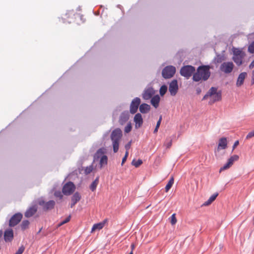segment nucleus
Masks as SVG:
<instances>
[{
	"label": "nucleus",
	"instance_id": "nucleus-1",
	"mask_svg": "<svg viewBox=\"0 0 254 254\" xmlns=\"http://www.w3.org/2000/svg\"><path fill=\"white\" fill-rule=\"evenodd\" d=\"M210 66L209 65H201L196 69V72L193 74L192 80L198 82L201 79L204 81L207 80L210 77L211 72Z\"/></svg>",
	"mask_w": 254,
	"mask_h": 254
},
{
	"label": "nucleus",
	"instance_id": "nucleus-2",
	"mask_svg": "<svg viewBox=\"0 0 254 254\" xmlns=\"http://www.w3.org/2000/svg\"><path fill=\"white\" fill-rule=\"evenodd\" d=\"M209 97H210L208 102L210 105L220 101L222 100V91L218 90L217 87H211L203 97L202 100H206Z\"/></svg>",
	"mask_w": 254,
	"mask_h": 254
},
{
	"label": "nucleus",
	"instance_id": "nucleus-3",
	"mask_svg": "<svg viewBox=\"0 0 254 254\" xmlns=\"http://www.w3.org/2000/svg\"><path fill=\"white\" fill-rule=\"evenodd\" d=\"M123 135L122 130L116 128L113 130L111 134V139L112 141L113 151L116 153L119 150V143Z\"/></svg>",
	"mask_w": 254,
	"mask_h": 254
},
{
	"label": "nucleus",
	"instance_id": "nucleus-4",
	"mask_svg": "<svg viewBox=\"0 0 254 254\" xmlns=\"http://www.w3.org/2000/svg\"><path fill=\"white\" fill-rule=\"evenodd\" d=\"M195 71L194 66L191 65H186L183 66L180 71V74L187 79L193 74Z\"/></svg>",
	"mask_w": 254,
	"mask_h": 254
},
{
	"label": "nucleus",
	"instance_id": "nucleus-5",
	"mask_svg": "<svg viewBox=\"0 0 254 254\" xmlns=\"http://www.w3.org/2000/svg\"><path fill=\"white\" fill-rule=\"evenodd\" d=\"M176 68L173 65H168L163 68L162 75L163 78L168 79L173 76L176 72Z\"/></svg>",
	"mask_w": 254,
	"mask_h": 254
},
{
	"label": "nucleus",
	"instance_id": "nucleus-6",
	"mask_svg": "<svg viewBox=\"0 0 254 254\" xmlns=\"http://www.w3.org/2000/svg\"><path fill=\"white\" fill-rule=\"evenodd\" d=\"M38 204L40 206L42 207L44 211H47L48 210H52L54 208L55 202L53 200L45 202L44 199H41L39 200Z\"/></svg>",
	"mask_w": 254,
	"mask_h": 254
},
{
	"label": "nucleus",
	"instance_id": "nucleus-7",
	"mask_svg": "<svg viewBox=\"0 0 254 254\" xmlns=\"http://www.w3.org/2000/svg\"><path fill=\"white\" fill-rule=\"evenodd\" d=\"M234 64L232 62H223L220 66V70L225 74H229L233 71Z\"/></svg>",
	"mask_w": 254,
	"mask_h": 254
},
{
	"label": "nucleus",
	"instance_id": "nucleus-8",
	"mask_svg": "<svg viewBox=\"0 0 254 254\" xmlns=\"http://www.w3.org/2000/svg\"><path fill=\"white\" fill-rule=\"evenodd\" d=\"M75 190V186L73 182H68L66 183L63 187L62 192L64 194L66 195H70Z\"/></svg>",
	"mask_w": 254,
	"mask_h": 254
},
{
	"label": "nucleus",
	"instance_id": "nucleus-9",
	"mask_svg": "<svg viewBox=\"0 0 254 254\" xmlns=\"http://www.w3.org/2000/svg\"><path fill=\"white\" fill-rule=\"evenodd\" d=\"M22 216L23 215L20 212H17L13 215L9 220V227H14L17 225L21 220Z\"/></svg>",
	"mask_w": 254,
	"mask_h": 254
},
{
	"label": "nucleus",
	"instance_id": "nucleus-10",
	"mask_svg": "<svg viewBox=\"0 0 254 254\" xmlns=\"http://www.w3.org/2000/svg\"><path fill=\"white\" fill-rule=\"evenodd\" d=\"M140 103L141 100L139 97L134 98L130 103L129 113L131 114L136 113L137 111L138 107L139 108Z\"/></svg>",
	"mask_w": 254,
	"mask_h": 254
},
{
	"label": "nucleus",
	"instance_id": "nucleus-11",
	"mask_svg": "<svg viewBox=\"0 0 254 254\" xmlns=\"http://www.w3.org/2000/svg\"><path fill=\"white\" fill-rule=\"evenodd\" d=\"M179 86L178 80L173 79L170 83L169 86V91L171 96H175L178 92Z\"/></svg>",
	"mask_w": 254,
	"mask_h": 254
},
{
	"label": "nucleus",
	"instance_id": "nucleus-12",
	"mask_svg": "<svg viewBox=\"0 0 254 254\" xmlns=\"http://www.w3.org/2000/svg\"><path fill=\"white\" fill-rule=\"evenodd\" d=\"M155 93V90L152 87H149L144 89L142 93V98L145 100H148L152 98Z\"/></svg>",
	"mask_w": 254,
	"mask_h": 254
},
{
	"label": "nucleus",
	"instance_id": "nucleus-13",
	"mask_svg": "<svg viewBox=\"0 0 254 254\" xmlns=\"http://www.w3.org/2000/svg\"><path fill=\"white\" fill-rule=\"evenodd\" d=\"M133 121L135 123V128L136 129L140 128L143 123L141 114L140 113L136 114L134 117Z\"/></svg>",
	"mask_w": 254,
	"mask_h": 254
},
{
	"label": "nucleus",
	"instance_id": "nucleus-14",
	"mask_svg": "<svg viewBox=\"0 0 254 254\" xmlns=\"http://www.w3.org/2000/svg\"><path fill=\"white\" fill-rule=\"evenodd\" d=\"M4 240L5 242H10L12 241L14 237L13 231L12 229L9 228L4 232Z\"/></svg>",
	"mask_w": 254,
	"mask_h": 254
},
{
	"label": "nucleus",
	"instance_id": "nucleus-15",
	"mask_svg": "<svg viewBox=\"0 0 254 254\" xmlns=\"http://www.w3.org/2000/svg\"><path fill=\"white\" fill-rule=\"evenodd\" d=\"M129 114L127 110L123 111L120 115L119 122L121 125H124L129 119Z\"/></svg>",
	"mask_w": 254,
	"mask_h": 254
},
{
	"label": "nucleus",
	"instance_id": "nucleus-16",
	"mask_svg": "<svg viewBox=\"0 0 254 254\" xmlns=\"http://www.w3.org/2000/svg\"><path fill=\"white\" fill-rule=\"evenodd\" d=\"M37 211V206L36 205L29 207L25 212L24 215L26 218L32 217Z\"/></svg>",
	"mask_w": 254,
	"mask_h": 254
},
{
	"label": "nucleus",
	"instance_id": "nucleus-17",
	"mask_svg": "<svg viewBox=\"0 0 254 254\" xmlns=\"http://www.w3.org/2000/svg\"><path fill=\"white\" fill-rule=\"evenodd\" d=\"M247 76V73L246 72H241L239 75L236 82V86L237 87H240L243 84L244 80Z\"/></svg>",
	"mask_w": 254,
	"mask_h": 254
},
{
	"label": "nucleus",
	"instance_id": "nucleus-18",
	"mask_svg": "<svg viewBox=\"0 0 254 254\" xmlns=\"http://www.w3.org/2000/svg\"><path fill=\"white\" fill-rule=\"evenodd\" d=\"M105 153L106 149L104 147L98 149L94 155V161H97L99 159L101 158L103 155H105L104 154Z\"/></svg>",
	"mask_w": 254,
	"mask_h": 254
},
{
	"label": "nucleus",
	"instance_id": "nucleus-19",
	"mask_svg": "<svg viewBox=\"0 0 254 254\" xmlns=\"http://www.w3.org/2000/svg\"><path fill=\"white\" fill-rule=\"evenodd\" d=\"M227 141L226 137H222L219 140L217 150V151H219L220 149H224L227 147Z\"/></svg>",
	"mask_w": 254,
	"mask_h": 254
},
{
	"label": "nucleus",
	"instance_id": "nucleus-20",
	"mask_svg": "<svg viewBox=\"0 0 254 254\" xmlns=\"http://www.w3.org/2000/svg\"><path fill=\"white\" fill-rule=\"evenodd\" d=\"M215 55L216 56L213 60V62L214 64H219L225 60V58L224 54H220L217 52H215Z\"/></svg>",
	"mask_w": 254,
	"mask_h": 254
},
{
	"label": "nucleus",
	"instance_id": "nucleus-21",
	"mask_svg": "<svg viewBox=\"0 0 254 254\" xmlns=\"http://www.w3.org/2000/svg\"><path fill=\"white\" fill-rule=\"evenodd\" d=\"M151 98L150 103L151 105L155 108H158L160 101V96L158 95H156Z\"/></svg>",
	"mask_w": 254,
	"mask_h": 254
},
{
	"label": "nucleus",
	"instance_id": "nucleus-22",
	"mask_svg": "<svg viewBox=\"0 0 254 254\" xmlns=\"http://www.w3.org/2000/svg\"><path fill=\"white\" fill-rule=\"evenodd\" d=\"M150 106L146 103H142L139 106V110L141 113L146 114L150 110Z\"/></svg>",
	"mask_w": 254,
	"mask_h": 254
},
{
	"label": "nucleus",
	"instance_id": "nucleus-23",
	"mask_svg": "<svg viewBox=\"0 0 254 254\" xmlns=\"http://www.w3.org/2000/svg\"><path fill=\"white\" fill-rule=\"evenodd\" d=\"M218 195V192H215V193H213L209 198V199L203 203V205L207 206V205L210 204L213 201L215 200V199L216 198V197H217Z\"/></svg>",
	"mask_w": 254,
	"mask_h": 254
},
{
	"label": "nucleus",
	"instance_id": "nucleus-24",
	"mask_svg": "<svg viewBox=\"0 0 254 254\" xmlns=\"http://www.w3.org/2000/svg\"><path fill=\"white\" fill-rule=\"evenodd\" d=\"M244 55H241V56H233V60L235 63V64L238 66H240L243 64V59L244 57Z\"/></svg>",
	"mask_w": 254,
	"mask_h": 254
},
{
	"label": "nucleus",
	"instance_id": "nucleus-25",
	"mask_svg": "<svg viewBox=\"0 0 254 254\" xmlns=\"http://www.w3.org/2000/svg\"><path fill=\"white\" fill-rule=\"evenodd\" d=\"M108 162V157L106 155H103L99 161V168L101 169L103 166L106 165Z\"/></svg>",
	"mask_w": 254,
	"mask_h": 254
},
{
	"label": "nucleus",
	"instance_id": "nucleus-26",
	"mask_svg": "<svg viewBox=\"0 0 254 254\" xmlns=\"http://www.w3.org/2000/svg\"><path fill=\"white\" fill-rule=\"evenodd\" d=\"M104 227V223H98L94 224L92 226L91 229V232L95 231L96 230H100L102 229Z\"/></svg>",
	"mask_w": 254,
	"mask_h": 254
},
{
	"label": "nucleus",
	"instance_id": "nucleus-27",
	"mask_svg": "<svg viewBox=\"0 0 254 254\" xmlns=\"http://www.w3.org/2000/svg\"><path fill=\"white\" fill-rule=\"evenodd\" d=\"M81 198V196L78 192H75L72 196L71 201L77 203Z\"/></svg>",
	"mask_w": 254,
	"mask_h": 254
},
{
	"label": "nucleus",
	"instance_id": "nucleus-28",
	"mask_svg": "<svg viewBox=\"0 0 254 254\" xmlns=\"http://www.w3.org/2000/svg\"><path fill=\"white\" fill-rule=\"evenodd\" d=\"M99 183V177H97L95 180L91 183L90 186V189L91 191H94L96 190L97 185Z\"/></svg>",
	"mask_w": 254,
	"mask_h": 254
},
{
	"label": "nucleus",
	"instance_id": "nucleus-29",
	"mask_svg": "<svg viewBox=\"0 0 254 254\" xmlns=\"http://www.w3.org/2000/svg\"><path fill=\"white\" fill-rule=\"evenodd\" d=\"M174 178L172 177L169 181H168V183L167 184L166 187H165V191L166 192H168L169 190L172 187L173 184H174Z\"/></svg>",
	"mask_w": 254,
	"mask_h": 254
},
{
	"label": "nucleus",
	"instance_id": "nucleus-30",
	"mask_svg": "<svg viewBox=\"0 0 254 254\" xmlns=\"http://www.w3.org/2000/svg\"><path fill=\"white\" fill-rule=\"evenodd\" d=\"M29 225V221L28 220H24L21 223L20 227L22 230L26 229Z\"/></svg>",
	"mask_w": 254,
	"mask_h": 254
},
{
	"label": "nucleus",
	"instance_id": "nucleus-31",
	"mask_svg": "<svg viewBox=\"0 0 254 254\" xmlns=\"http://www.w3.org/2000/svg\"><path fill=\"white\" fill-rule=\"evenodd\" d=\"M167 86L166 85H162L159 89V93L161 96H163L167 91Z\"/></svg>",
	"mask_w": 254,
	"mask_h": 254
},
{
	"label": "nucleus",
	"instance_id": "nucleus-32",
	"mask_svg": "<svg viewBox=\"0 0 254 254\" xmlns=\"http://www.w3.org/2000/svg\"><path fill=\"white\" fill-rule=\"evenodd\" d=\"M239 158V157L237 155H234L230 157V158L228 160V162L230 163V164L232 165L234 162L235 161H237Z\"/></svg>",
	"mask_w": 254,
	"mask_h": 254
},
{
	"label": "nucleus",
	"instance_id": "nucleus-33",
	"mask_svg": "<svg viewBox=\"0 0 254 254\" xmlns=\"http://www.w3.org/2000/svg\"><path fill=\"white\" fill-rule=\"evenodd\" d=\"M143 162L142 160L141 159H138L137 160H135V159H133L132 161L131 164L133 166H134L136 168L138 167L140 165L142 164Z\"/></svg>",
	"mask_w": 254,
	"mask_h": 254
},
{
	"label": "nucleus",
	"instance_id": "nucleus-34",
	"mask_svg": "<svg viewBox=\"0 0 254 254\" xmlns=\"http://www.w3.org/2000/svg\"><path fill=\"white\" fill-rule=\"evenodd\" d=\"M233 56H241V55H245V53L242 51L238 49H235L233 51Z\"/></svg>",
	"mask_w": 254,
	"mask_h": 254
},
{
	"label": "nucleus",
	"instance_id": "nucleus-35",
	"mask_svg": "<svg viewBox=\"0 0 254 254\" xmlns=\"http://www.w3.org/2000/svg\"><path fill=\"white\" fill-rule=\"evenodd\" d=\"M165 143L167 148H170L172 144V138H171V137L167 138L166 139Z\"/></svg>",
	"mask_w": 254,
	"mask_h": 254
},
{
	"label": "nucleus",
	"instance_id": "nucleus-36",
	"mask_svg": "<svg viewBox=\"0 0 254 254\" xmlns=\"http://www.w3.org/2000/svg\"><path fill=\"white\" fill-rule=\"evenodd\" d=\"M248 51L251 54H254V41L249 46Z\"/></svg>",
	"mask_w": 254,
	"mask_h": 254
},
{
	"label": "nucleus",
	"instance_id": "nucleus-37",
	"mask_svg": "<svg viewBox=\"0 0 254 254\" xmlns=\"http://www.w3.org/2000/svg\"><path fill=\"white\" fill-rule=\"evenodd\" d=\"M232 165L230 164L229 162L227 161V162L222 167L220 168L219 172H221L222 171L226 170L229 168Z\"/></svg>",
	"mask_w": 254,
	"mask_h": 254
},
{
	"label": "nucleus",
	"instance_id": "nucleus-38",
	"mask_svg": "<svg viewBox=\"0 0 254 254\" xmlns=\"http://www.w3.org/2000/svg\"><path fill=\"white\" fill-rule=\"evenodd\" d=\"M132 129V126L130 123H129L127 124L125 128V132L128 133Z\"/></svg>",
	"mask_w": 254,
	"mask_h": 254
},
{
	"label": "nucleus",
	"instance_id": "nucleus-39",
	"mask_svg": "<svg viewBox=\"0 0 254 254\" xmlns=\"http://www.w3.org/2000/svg\"><path fill=\"white\" fill-rule=\"evenodd\" d=\"M170 222L172 225H174L177 222V219L176 217V214L174 213L170 217Z\"/></svg>",
	"mask_w": 254,
	"mask_h": 254
},
{
	"label": "nucleus",
	"instance_id": "nucleus-40",
	"mask_svg": "<svg viewBox=\"0 0 254 254\" xmlns=\"http://www.w3.org/2000/svg\"><path fill=\"white\" fill-rule=\"evenodd\" d=\"M93 168L92 165H90L89 166L86 167L85 169V173L86 175L90 174L93 170Z\"/></svg>",
	"mask_w": 254,
	"mask_h": 254
},
{
	"label": "nucleus",
	"instance_id": "nucleus-41",
	"mask_svg": "<svg viewBox=\"0 0 254 254\" xmlns=\"http://www.w3.org/2000/svg\"><path fill=\"white\" fill-rule=\"evenodd\" d=\"M54 195L56 197L59 198V199L60 200H62L63 199V195L62 193L60 191H56L54 192Z\"/></svg>",
	"mask_w": 254,
	"mask_h": 254
},
{
	"label": "nucleus",
	"instance_id": "nucleus-42",
	"mask_svg": "<svg viewBox=\"0 0 254 254\" xmlns=\"http://www.w3.org/2000/svg\"><path fill=\"white\" fill-rule=\"evenodd\" d=\"M25 250V248L23 246H21L19 248L18 250L15 253V254H22Z\"/></svg>",
	"mask_w": 254,
	"mask_h": 254
},
{
	"label": "nucleus",
	"instance_id": "nucleus-43",
	"mask_svg": "<svg viewBox=\"0 0 254 254\" xmlns=\"http://www.w3.org/2000/svg\"><path fill=\"white\" fill-rule=\"evenodd\" d=\"M254 136V129L248 133L246 136V139H249Z\"/></svg>",
	"mask_w": 254,
	"mask_h": 254
},
{
	"label": "nucleus",
	"instance_id": "nucleus-44",
	"mask_svg": "<svg viewBox=\"0 0 254 254\" xmlns=\"http://www.w3.org/2000/svg\"><path fill=\"white\" fill-rule=\"evenodd\" d=\"M131 140H130L128 142H127L125 146V148L126 150V151H128L129 150L131 147Z\"/></svg>",
	"mask_w": 254,
	"mask_h": 254
},
{
	"label": "nucleus",
	"instance_id": "nucleus-45",
	"mask_svg": "<svg viewBox=\"0 0 254 254\" xmlns=\"http://www.w3.org/2000/svg\"><path fill=\"white\" fill-rule=\"evenodd\" d=\"M71 218L70 215H69L68 217H67L64 220L61 221L62 224H64L67 222H68Z\"/></svg>",
	"mask_w": 254,
	"mask_h": 254
},
{
	"label": "nucleus",
	"instance_id": "nucleus-46",
	"mask_svg": "<svg viewBox=\"0 0 254 254\" xmlns=\"http://www.w3.org/2000/svg\"><path fill=\"white\" fill-rule=\"evenodd\" d=\"M162 116L161 115L159 117L158 121L157 122L156 127H159L160 124H161V121H162Z\"/></svg>",
	"mask_w": 254,
	"mask_h": 254
},
{
	"label": "nucleus",
	"instance_id": "nucleus-47",
	"mask_svg": "<svg viewBox=\"0 0 254 254\" xmlns=\"http://www.w3.org/2000/svg\"><path fill=\"white\" fill-rule=\"evenodd\" d=\"M239 140H236L234 144H233V149H232V151L234 150V149L239 145Z\"/></svg>",
	"mask_w": 254,
	"mask_h": 254
},
{
	"label": "nucleus",
	"instance_id": "nucleus-48",
	"mask_svg": "<svg viewBox=\"0 0 254 254\" xmlns=\"http://www.w3.org/2000/svg\"><path fill=\"white\" fill-rule=\"evenodd\" d=\"M251 84L252 85L254 84V69L252 71V72Z\"/></svg>",
	"mask_w": 254,
	"mask_h": 254
},
{
	"label": "nucleus",
	"instance_id": "nucleus-49",
	"mask_svg": "<svg viewBox=\"0 0 254 254\" xmlns=\"http://www.w3.org/2000/svg\"><path fill=\"white\" fill-rule=\"evenodd\" d=\"M253 67H254V60L251 62L249 66V68L250 69H252Z\"/></svg>",
	"mask_w": 254,
	"mask_h": 254
},
{
	"label": "nucleus",
	"instance_id": "nucleus-50",
	"mask_svg": "<svg viewBox=\"0 0 254 254\" xmlns=\"http://www.w3.org/2000/svg\"><path fill=\"white\" fill-rule=\"evenodd\" d=\"M127 158L124 156L122 158V164L121 165L123 166L125 162L126 161Z\"/></svg>",
	"mask_w": 254,
	"mask_h": 254
},
{
	"label": "nucleus",
	"instance_id": "nucleus-51",
	"mask_svg": "<svg viewBox=\"0 0 254 254\" xmlns=\"http://www.w3.org/2000/svg\"><path fill=\"white\" fill-rule=\"evenodd\" d=\"M201 91V90L200 88H197L196 89V92L197 94H199Z\"/></svg>",
	"mask_w": 254,
	"mask_h": 254
},
{
	"label": "nucleus",
	"instance_id": "nucleus-52",
	"mask_svg": "<svg viewBox=\"0 0 254 254\" xmlns=\"http://www.w3.org/2000/svg\"><path fill=\"white\" fill-rule=\"evenodd\" d=\"M134 247H135V245H134V244H133V243H132V244H131V246H130V248H131V252H133V250H134Z\"/></svg>",
	"mask_w": 254,
	"mask_h": 254
},
{
	"label": "nucleus",
	"instance_id": "nucleus-53",
	"mask_svg": "<svg viewBox=\"0 0 254 254\" xmlns=\"http://www.w3.org/2000/svg\"><path fill=\"white\" fill-rule=\"evenodd\" d=\"M71 204H70V207L71 208H72L75 205V204L76 203V202H74V201H71Z\"/></svg>",
	"mask_w": 254,
	"mask_h": 254
},
{
	"label": "nucleus",
	"instance_id": "nucleus-54",
	"mask_svg": "<svg viewBox=\"0 0 254 254\" xmlns=\"http://www.w3.org/2000/svg\"><path fill=\"white\" fill-rule=\"evenodd\" d=\"M158 128H159V127H155V128L153 131V133H156L158 131Z\"/></svg>",
	"mask_w": 254,
	"mask_h": 254
},
{
	"label": "nucleus",
	"instance_id": "nucleus-55",
	"mask_svg": "<svg viewBox=\"0 0 254 254\" xmlns=\"http://www.w3.org/2000/svg\"><path fill=\"white\" fill-rule=\"evenodd\" d=\"M128 151H126L124 157H125L126 158H127V156H128Z\"/></svg>",
	"mask_w": 254,
	"mask_h": 254
},
{
	"label": "nucleus",
	"instance_id": "nucleus-56",
	"mask_svg": "<svg viewBox=\"0 0 254 254\" xmlns=\"http://www.w3.org/2000/svg\"><path fill=\"white\" fill-rule=\"evenodd\" d=\"M107 222V219H105V220H104L102 222H101V223H104V226L105 225V223Z\"/></svg>",
	"mask_w": 254,
	"mask_h": 254
},
{
	"label": "nucleus",
	"instance_id": "nucleus-57",
	"mask_svg": "<svg viewBox=\"0 0 254 254\" xmlns=\"http://www.w3.org/2000/svg\"><path fill=\"white\" fill-rule=\"evenodd\" d=\"M63 225V224H62V222H60L58 224V227H61V226H62Z\"/></svg>",
	"mask_w": 254,
	"mask_h": 254
},
{
	"label": "nucleus",
	"instance_id": "nucleus-58",
	"mask_svg": "<svg viewBox=\"0 0 254 254\" xmlns=\"http://www.w3.org/2000/svg\"><path fill=\"white\" fill-rule=\"evenodd\" d=\"M42 230V228H41L39 229V230L38 231V232H37V234H39L41 232Z\"/></svg>",
	"mask_w": 254,
	"mask_h": 254
},
{
	"label": "nucleus",
	"instance_id": "nucleus-59",
	"mask_svg": "<svg viewBox=\"0 0 254 254\" xmlns=\"http://www.w3.org/2000/svg\"><path fill=\"white\" fill-rule=\"evenodd\" d=\"M107 134H108V132L107 133V134H104L103 137H105L106 136H107L108 135Z\"/></svg>",
	"mask_w": 254,
	"mask_h": 254
},
{
	"label": "nucleus",
	"instance_id": "nucleus-60",
	"mask_svg": "<svg viewBox=\"0 0 254 254\" xmlns=\"http://www.w3.org/2000/svg\"><path fill=\"white\" fill-rule=\"evenodd\" d=\"M70 12L71 13V14H73V10L70 11Z\"/></svg>",
	"mask_w": 254,
	"mask_h": 254
},
{
	"label": "nucleus",
	"instance_id": "nucleus-61",
	"mask_svg": "<svg viewBox=\"0 0 254 254\" xmlns=\"http://www.w3.org/2000/svg\"><path fill=\"white\" fill-rule=\"evenodd\" d=\"M253 224L254 225V217H253Z\"/></svg>",
	"mask_w": 254,
	"mask_h": 254
},
{
	"label": "nucleus",
	"instance_id": "nucleus-62",
	"mask_svg": "<svg viewBox=\"0 0 254 254\" xmlns=\"http://www.w3.org/2000/svg\"><path fill=\"white\" fill-rule=\"evenodd\" d=\"M128 254H133V252H130Z\"/></svg>",
	"mask_w": 254,
	"mask_h": 254
}]
</instances>
